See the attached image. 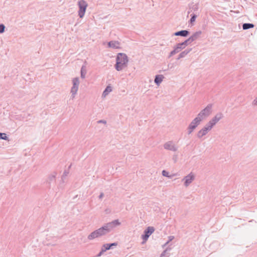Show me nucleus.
Masks as SVG:
<instances>
[{"label":"nucleus","instance_id":"f257e3e1","mask_svg":"<svg viewBox=\"0 0 257 257\" xmlns=\"http://www.w3.org/2000/svg\"><path fill=\"white\" fill-rule=\"evenodd\" d=\"M128 62V59L127 55L122 53L117 54L116 58V63L115 68L118 71H121L127 67Z\"/></svg>","mask_w":257,"mask_h":257},{"label":"nucleus","instance_id":"f03ea898","mask_svg":"<svg viewBox=\"0 0 257 257\" xmlns=\"http://www.w3.org/2000/svg\"><path fill=\"white\" fill-rule=\"evenodd\" d=\"M212 104H208L205 108L201 110L196 117L200 121L207 118L212 112Z\"/></svg>","mask_w":257,"mask_h":257},{"label":"nucleus","instance_id":"7ed1b4c3","mask_svg":"<svg viewBox=\"0 0 257 257\" xmlns=\"http://www.w3.org/2000/svg\"><path fill=\"white\" fill-rule=\"evenodd\" d=\"M78 5L79 7L78 16L80 18H82L85 15L88 5L84 0H80L78 1Z\"/></svg>","mask_w":257,"mask_h":257},{"label":"nucleus","instance_id":"20e7f679","mask_svg":"<svg viewBox=\"0 0 257 257\" xmlns=\"http://www.w3.org/2000/svg\"><path fill=\"white\" fill-rule=\"evenodd\" d=\"M120 224V222L119 221V220L118 219H116L105 223L104 225H103V226L104 227V229L106 233H108L110 232L114 227L119 225Z\"/></svg>","mask_w":257,"mask_h":257},{"label":"nucleus","instance_id":"39448f33","mask_svg":"<svg viewBox=\"0 0 257 257\" xmlns=\"http://www.w3.org/2000/svg\"><path fill=\"white\" fill-rule=\"evenodd\" d=\"M73 82V86L71 88V93L72 94L71 96L72 98H74L75 97V94H76L78 89V86L79 85V79L78 77H75L73 78L72 80Z\"/></svg>","mask_w":257,"mask_h":257},{"label":"nucleus","instance_id":"423d86ee","mask_svg":"<svg viewBox=\"0 0 257 257\" xmlns=\"http://www.w3.org/2000/svg\"><path fill=\"white\" fill-rule=\"evenodd\" d=\"M155 229L153 227L149 226L146 229L144 232V234L142 235V238L144 241L147 240L149 236L154 231Z\"/></svg>","mask_w":257,"mask_h":257},{"label":"nucleus","instance_id":"0eeeda50","mask_svg":"<svg viewBox=\"0 0 257 257\" xmlns=\"http://www.w3.org/2000/svg\"><path fill=\"white\" fill-rule=\"evenodd\" d=\"M194 179L195 176L192 173H190L188 175L185 176L182 179V181H184V186L188 187Z\"/></svg>","mask_w":257,"mask_h":257},{"label":"nucleus","instance_id":"6e6552de","mask_svg":"<svg viewBox=\"0 0 257 257\" xmlns=\"http://www.w3.org/2000/svg\"><path fill=\"white\" fill-rule=\"evenodd\" d=\"M164 148L167 150L173 152H176L178 150L177 147L174 145L172 141H169L165 143L164 145Z\"/></svg>","mask_w":257,"mask_h":257},{"label":"nucleus","instance_id":"1a4fd4ad","mask_svg":"<svg viewBox=\"0 0 257 257\" xmlns=\"http://www.w3.org/2000/svg\"><path fill=\"white\" fill-rule=\"evenodd\" d=\"M199 9V6L198 4H194V3H192L189 5V10L188 11V14H189L190 13L193 12V13H194L198 11Z\"/></svg>","mask_w":257,"mask_h":257},{"label":"nucleus","instance_id":"9d476101","mask_svg":"<svg viewBox=\"0 0 257 257\" xmlns=\"http://www.w3.org/2000/svg\"><path fill=\"white\" fill-rule=\"evenodd\" d=\"M120 43L117 41H111L108 43V46L113 49H120Z\"/></svg>","mask_w":257,"mask_h":257},{"label":"nucleus","instance_id":"9b49d317","mask_svg":"<svg viewBox=\"0 0 257 257\" xmlns=\"http://www.w3.org/2000/svg\"><path fill=\"white\" fill-rule=\"evenodd\" d=\"M101 236L98 229L92 232L87 237L89 240H92L95 238Z\"/></svg>","mask_w":257,"mask_h":257},{"label":"nucleus","instance_id":"f8f14e48","mask_svg":"<svg viewBox=\"0 0 257 257\" xmlns=\"http://www.w3.org/2000/svg\"><path fill=\"white\" fill-rule=\"evenodd\" d=\"M101 236L98 229L92 232L87 237L89 240H92L95 238Z\"/></svg>","mask_w":257,"mask_h":257},{"label":"nucleus","instance_id":"ddd939ff","mask_svg":"<svg viewBox=\"0 0 257 257\" xmlns=\"http://www.w3.org/2000/svg\"><path fill=\"white\" fill-rule=\"evenodd\" d=\"M209 131L204 126L201 129L197 134V137L199 139H201L203 136L207 135Z\"/></svg>","mask_w":257,"mask_h":257},{"label":"nucleus","instance_id":"4468645a","mask_svg":"<svg viewBox=\"0 0 257 257\" xmlns=\"http://www.w3.org/2000/svg\"><path fill=\"white\" fill-rule=\"evenodd\" d=\"M201 122V121L195 117L192 120L189 126L192 127L193 129L195 130L200 124Z\"/></svg>","mask_w":257,"mask_h":257},{"label":"nucleus","instance_id":"2eb2a0df","mask_svg":"<svg viewBox=\"0 0 257 257\" xmlns=\"http://www.w3.org/2000/svg\"><path fill=\"white\" fill-rule=\"evenodd\" d=\"M189 34V31H188V30H181V31L176 32L175 33H174V36H182V37H186L188 36Z\"/></svg>","mask_w":257,"mask_h":257},{"label":"nucleus","instance_id":"dca6fc26","mask_svg":"<svg viewBox=\"0 0 257 257\" xmlns=\"http://www.w3.org/2000/svg\"><path fill=\"white\" fill-rule=\"evenodd\" d=\"M222 117L223 114L221 113H218L211 119V121L215 125Z\"/></svg>","mask_w":257,"mask_h":257},{"label":"nucleus","instance_id":"f3484780","mask_svg":"<svg viewBox=\"0 0 257 257\" xmlns=\"http://www.w3.org/2000/svg\"><path fill=\"white\" fill-rule=\"evenodd\" d=\"M164 78V76L163 75H157L155 76L154 82L157 85L159 86Z\"/></svg>","mask_w":257,"mask_h":257},{"label":"nucleus","instance_id":"a211bd4d","mask_svg":"<svg viewBox=\"0 0 257 257\" xmlns=\"http://www.w3.org/2000/svg\"><path fill=\"white\" fill-rule=\"evenodd\" d=\"M192 50V48L187 49L184 51H182L180 54L178 55L177 58V60L180 59L185 57Z\"/></svg>","mask_w":257,"mask_h":257},{"label":"nucleus","instance_id":"6ab92c4d","mask_svg":"<svg viewBox=\"0 0 257 257\" xmlns=\"http://www.w3.org/2000/svg\"><path fill=\"white\" fill-rule=\"evenodd\" d=\"M117 245V242H113L111 243H106L102 245V247L105 251L110 249L113 246H116Z\"/></svg>","mask_w":257,"mask_h":257},{"label":"nucleus","instance_id":"aec40b11","mask_svg":"<svg viewBox=\"0 0 257 257\" xmlns=\"http://www.w3.org/2000/svg\"><path fill=\"white\" fill-rule=\"evenodd\" d=\"M112 90V87L110 85L107 86L102 93V97H105Z\"/></svg>","mask_w":257,"mask_h":257},{"label":"nucleus","instance_id":"412c9836","mask_svg":"<svg viewBox=\"0 0 257 257\" xmlns=\"http://www.w3.org/2000/svg\"><path fill=\"white\" fill-rule=\"evenodd\" d=\"M202 32L201 31H199L194 33L191 36H190V38L192 40V42L196 40L201 35Z\"/></svg>","mask_w":257,"mask_h":257},{"label":"nucleus","instance_id":"4be33fe9","mask_svg":"<svg viewBox=\"0 0 257 257\" xmlns=\"http://www.w3.org/2000/svg\"><path fill=\"white\" fill-rule=\"evenodd\" d=\"M181 49H180V47H179L178 46H177V45H176V46L174 47V49L173 51H172L170 53V54L169 55V57H171V56H173L174 55L179 53V52L181 51Z\"/></svg>","mask_w":257,"mask_h":257},{"label":"nucleus","instance_id":"5701e85b","mask_svg":"<svg viewBox=\"0 0 257 257\" xmlns=\"http://www.w3.org/2000/svg\"><path fill=\"white\" fill-rule=\"evenodd\" d=\"M56 180V173L54 172L52 174L50 175L47 180L48 184H51L52 182H55Z\"/></svg>","mask_w":257,"mask_h":257},{"label":"nucleus","instance_id":"b1692460","mask_svg":"<svg viewBox=\"0 0 257 257\" xmlns=\"http://www.w3.org/2000/svg\"><path fill=\"white\" fill-rule=\"evenodd\" d=\"M254 25L252 23H244L242 25V29L244 30L253 28Z\"/></svg>","mask_w":257,"mask_h":257},{"label":"nucleus","instance_id":"393cba45","mask_svg":"<svg viewBox=\"0 0 257 257\" xmlns=\"http://www.w3.org/2000/svg\"><path fill=\"white\" fill-rule=\"evenodd\" d=\"M80 73H81V78H82V79L85 78V75L86 74V66L85 65H83L81 67Z\"/></svg>","mask_w":257,"mask_h":257},{"label":"nucleus","instance_id":"a878e982","mask_svg":"<svg viewBox=\"0 0 257 257\" xmlns=\"http://www.w3.org/2000/svg\"><path fill=\"white\" fill-rule=\"evenodd\" d=\"M215 124L210 120H209L205 125V127L209 131H211Z\"/></svg>","mask_w":257,"mask_h":257},{"label":"nucleus","instance_id":"bb28decb","mask_svg":"<svg viewBox=\"0 0 257 257\" xmlns=\"http://www.w3.org/2000/svg\"><path fill=\"white\" fill-rule=\"evenodd\" d=\"M171 248L167 247L165 250H164L160 255V257H169L168 251H170Z\"/></svg>","mask_w":257,"mask_h":257},{"label":"nucleus","instance_id":"cd10ccee","mask_svg":"<svg viewBox=\"0 0 257 257\" xmlns=\"http://www.w3.org/2000/svg\"><path fill=\"white\" fill-rule=\"evenodd\" d=\"M68 174H69L68 170H65L64 171L63 175L62 176V177H61L62 181L63 182H64L65 180L66 177L68 176Z\"/></svg>","mask_w":257,"mask_h":257},{"label":"nucleus","instance_id":"c85d7f7f","mask_svg":"<svg viewBox=\"0 0 257 257\" xmlns=\"http://www.w3.org/2000/svg\"><path fill=\"white\" fill-rule=\"evenodd\" d=\"M98 230L101 236H103V235H106V234H107L104 229V227H103V226L102 227H101L100 228H98Z\"/></svg>","mask_w":257,"mask_h":257},{"label":"nucleus","instance_id":"c756f323","mask_svg":"<svg viewBox=\"0 0 257 257\" xmlns=\"http://www.w3.org/2000/svg\"><path fill=\"white\" fill-rule=\"evenodd\" d=\"M191 19H190V23H193V22H194L195 21V20L197 17V15H196L194 13H192L191 14Z\"/></svg>","mask_w":257,"mask_h":257},{"label":"nucleus","instance_id":"7c9ffc66","mask_svg":"<svg viewBox=\"0 0 257 257\" xmlns=\"http://www.w3.org/2000/svg\"><path fill=\"white\" fill-rule=\"evenodd\" d=\"M192 42V40L191 39L190 37H189L188 39L184 41V42H182V45H185L187 46L189 44H191Z\"/></svg>","mask_w":257,"mask_h":257},{"label":"nucleus","instance_id":"2f4dec72","mask_svg":"<svg viewBox=\"0 0 257 257\" xmlns=\"http://www.w3.org/2000/svg\"><path fill=\"white\" fill-rule=\"evenodd\" d=\"M0 139L4 140H8L9 138L7 137L6 134L0 133Z\"/></svg>","mask_w":257,"mask_h":257},{"label":"nucleus","instance_id":"473e14b6","mask_svg":"<svg viewBox=\"0 0 257 257\" xmlns=\"http://www.w3.org/2000/svg\"><path fill=\"white\" fill-rule=\"evenodd\" d=\"M162 174L163 176L171 178V176L169 175V172L166 170H163L162 172Z\"/></svg>","mask_w":257,"mask_h":257},{"label":"nucleus","instance_id":"72a5a7b5","mask_svg":"<svg viewBox=\"0 0 257 257\" xmlns=\"http://www.w3.org/2000/svg\"><path fill=\"white\" fill-rule=\"evenodd\" d=\"M5 28L6 27L4 24H0V34H2L5 32Z\"/></svg>","mask_w":257,"mask_h":257},{"label":"nucleus","instance_id":"f704fd0d","mask_svg":"<svg viewBox=\"0 0 257 257\" xmlns=\"http://www.w3.org/2000/svg\"><path fill=\"white\" fill-rule=\"evenodd\" d=\"M174 236L170 235L168 237V240L166 243L164 245V246H166L170 241H172L173 239H174Z\"/></svg>","mask_w":257,"mask_h":257},{"label":"nucleus","instance_id":"c9c22d12","mask_svg":"<svg viewBox=\"0 0 257 257\" xmlns=\"http://www.w3.org/2000/svg\"><path fill=\"white\" fill-rule=\"evenodd\" d=\"M182 43H180L177 44V46L180 47V49L182 50L184 49L186 46L185 45H182Z\"/></svg>","mask_w":257,"mask_h":257},{"label":"nucleus","instance_id":"e433bc0d","mask_svg":"<svg viewBox=\"0 0 257 257\" xmlns=\"http://www.w3.org/2000/svg\"><path fill=\"white\" fill-rule=\"evenodd\" d=\"M187 130H188V134L189 135L191 134L193 132V131L194 130V129H193L192 127H191L189 126H188Z\"/></svg>","mask_w":257,"mask_h":257},{"label":"nucleus","instance_id":"4c0bfd02","mask_svg":"<svg viewBox=\"0 0 257 257\" xmlns=\"http://www.w3.org/2000/svg\"><path fill=\"white\" fill-rule=\"evenodd\" d=\"M252 104L254 105H257V97L253 101Z\"/></svg>","mask_w":257,"mask_h":257},{"label":"nucleus","instance_id":"58836bf2","mask_svg":"<svg viewBox=\"0 0 257 257\" xmlns=\"http://www.w3.org/2000/svg\"><path fill=\"white\" fill-rule=\"evenodd\" d=\"M97 122L98 123H106V121L104 120H99L97 121Z\"/></svg>","mask_w":257,"mask_h":257},{"label":"nucleus","instance_id":"ea45409f","mask_svg":"<svg viewBox=\"0 0 257 257\" xmlns=\"http://www.w3.org/2000/svg\"><path fill=\"white\" fill-rule=\"evenodd\" d=\"M103 196H104V194H103V193L101 192V193H100V195H99L98 198H99V199H101L103 198Z\"/></svg>","mask_w":257,"mask_h":257}]
</instances>
